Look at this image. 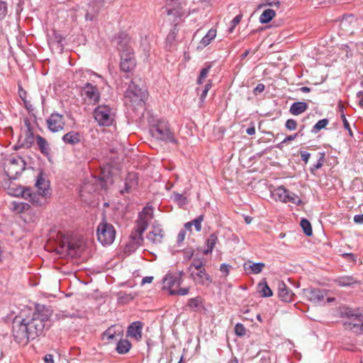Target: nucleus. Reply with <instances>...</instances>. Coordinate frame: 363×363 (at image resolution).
<instances>
[{"label": "nucleus", "instance_id": "obj_1", "mask_svg": "<svg viewBox=\"0 0 363 363\" xmlns=\"http://www.w3.org/2000/svg\"><path fill=\"white\" fill-rule=\"evenodd\" d=\"M50 313L48 309H40L33 313L32 318H22L16 316L12 324L14 340L18 343L26 344L29 340H33L40 335L48 321Z\"/></svg>", "mask_w": 363, "mask_h": 363}, {"label": "nucleus", "instance_id": "obj_2", "mask_svg": "<svg viewBox=\"0 0 363 363\" xmlns=\"http://www.w3.org/2000/svg\"><path fill=\"white\" fill-rule=\"evenodd\" d=\"M152 217L153 208L149 206H145L143 211L139 213L135 231L130 236L128 245L130 248H138L141 246L143 242V234L147 229Z\"/></svg>", "mask_w": 363, "mask_h": 363}, {"label": "nucleus", "instance_id": "obj_3", "mask_svg": "<svg viewBox=\"0 0 363 363\" xmlns=\"http://www.w3.org/2000/svg\"><path fill=\"white\" fill-rule=\"evenodd\" d=\"M35 185L38 189V193L33 192L30 188L19 186L16 189L15 196H21L33 205L42 206L45 203V196L48 194V184L44 179L40 177L38 178Z\"/></svg>", "mask_w": 363, "mask_h": 363}, {"label": "nucleus", "instance_id": "obj_4", "mask_svg": "<svg viewBox=\"0 0 363 363\" xmlns=\"http://www.w3.org/2000/svg\"><path fill=\"white\" fill-rule=\"evenodd\" d=\"M57 243L58 246L55 250H57V247L66 250H91L93 245L91 240L79 235H58Z\"/></svg>", "mask_w": 363, "mask_h": 363}, {"label": "nucleus", "instance_id": "obj_5", "mask_svg": "<svg viewBox=\"0 0 363 363\" xmlns=\"http://www.w3.org/2000/svg\"><path fill=\"white\" fill-rule=\"evenodd\" d=\"M117 49L121 54V68L124 72H130L135 67L133 49L128 38L122 35L117 39Z\"/></svg>", "mask_w": 363, "mask_h": 363}, {"label": "nucleus", "instance_id": "obj_6", "mask_svg": "<svg viewBox=\"0 0 363 363\" xmlns=\"http://www.w3.org/2000/svg\"><path fill=\"white\" fill-rule=\"evenodd\" d=\"M147 98V91L140 88L134 82L129 84L125 93V103L133 106H143Z\"/></svg>", "mask_w": 363, "mask_h": 363}, {"label": "nucleus", "instance_id": "obj_7", "mask_svg": "<svg viewBox=\"0 0 363 363\" xmlns=\"http://www.w3.org/2000/svg\"><path fill=\"white\" fill-rule=\"evenodd\" d=\"M93 115L99 125L110 126L114 121L116 111L108 105L101 104L94 108Z\"/></svg>", "mask_w": 363, "mask_h": 363}, {"label": "nucleus", "instance_id": "obj_8", "mask_svg": "<svg viewBox=\"0 0 363 363\" xmlns=\"http://www.w3.org/2000/svg\"><path fill=\"white\" fill-rule=\"evenodd\" d=\"M150 133L153 138L165 143H176L174 133L172 132L169 125L166 121H159L158 123L150 128Z\"/></svg>", "mask_w": 363, "mask_h": 363}, {"label": "nucleus", "instance_id": "obj_9", "mask_svg": "<svg viewBox=\"0 0 363 363\" xmlns=\"http://www.w3.org/2000/svg\"><path fill=\"white\" fill-rule=\"evenodd\" d=\"M25 167L26 163L21 157L12 156L5 160L4 169L10 179H16Z\"/></svg>", "mask_w": 363, "mask_h": 363}, {"label": "nucleus", "instance_id": "obj_10", "mask_svg": "<svg viewBox=\"0 0 363 363\" xmlns=\"http://www.w3.org/2000/svg\"><path fill=\"white\" fill-rule=\"evenodd\" d=\"M344 315L348 318V320L344 323L345 328L355 333L363 334V315L352 308H346Z\"/></svg>", "mask_w": 363, "mask_h": 363}, {"label": "nucleus", "instance_id": "obj_11", "mask_svg": "<svg viewBox=\"0 0 363 363\" xmlns=\"http://www.w3.org/2000/svg\"><path fill=\"white\" fill-rule=\"evenodd\" d=\"M97 237L99 241L103 245H111L114 241L116 237V231L113 226L106 221H103L98 226Z\"/></svg>", "mask_w": 363, "mask_h": 363}, {"label": "nucleus", "instance_id": "obj_12", "mask_svg": "<svg viewBox=\"0 0 363 363\" xmlns=\"http://www.w3.org/2000/svg\"><path fill=\"white\" fill-rule=\"evenodd\" d=\"M82 96L87 104H95L99 101L100 94L96 86L86 83L82 90Z\"/></svg>", "mask_w": 363, "mask_h": 363}, {"label": "nucleus", "instance_id": "obj_13", "mask_svg": "<svg viewBox=\"0 0 363 363\" xmlns=\"http://www.w3.org/2000/svg\"><path fill=\"white\" fill-rule=\"evenodd\" d=\"M305 297L314 304H321L325 301L327 291L318 288L307 289L303 290Z\"/></svg>", "mask_w": 363, "mask_h": 363}, {"label": "nucleus", "instance_id": "obj_14", "mask_svg": "<svg viewBox=\"0 0 363 363\" xmlns=\"http://www.w3.org/2000/svg\"><path fill=\"white\" fill-rule=\"evenodd\" d=\"M46 122L48 128L53 133L62 130L65 124L64 116L58 113H52Z\"/></svg>", "mask_w": 363, "mask_h": 363}, {"label": "nucleus", "instance_id": "obj_15", "mask_svg": "<svg viewBox=\"0 0 363 363\" xmlns=\"http://www.w3.org/2000/svg\"><path fill=\"white\" fill-rule=\"evenodd\" d=\"M201 252H202V255L197 253L196 255H194V253L191 252V254L186 255V257L188 259L190 258H193L192 262L188 268L189 272H192L193 267L196 270L203 269V267L206 263V259H205L203 255H208L209 252H211L212 251H201Z\"/></svg>", "mask_w": 363, "mask_h": 363}, {"label": "nucleus", "instance_id": "obj_16", "mask_svg": "<svg viewBox=\"0 0 363 363\" xmlns=\"http://www.w3.org/2000/svg\"><path fill=\"white\" fill-rule=\"evenodd\" d=\"M190 276L197 284L209 286L212 283V279L205 269H199L197 272L192 271L190 272Z\"/></svg>", "mask_w": 363, "mask_h": 363}, {"label": "nucleus", "instance_id": "obj_17", "mask_svg": "<svg viewBox=\"0 0 363 363\" xmlns=\"http://www.w3.org/2000/svg\"><path fill=\"white\" fill-rule=\"evenodd\" d=\"M182 283V272L177 274H167L163 279L164 288H167L169 291L174 286H180Z\"/></svg>", "mask_w": 363, "mask_h": 363}, {"label": "nucleus", "instance_id": "obj_18", "mask_svg": "<svg viewBox=\"0 0 363 363\" xmlns=\"http://www.w3.org/2000/svg\"><path fill=\"white\" fill-rule=\"evenodd\" d=\"M138 184V177L135 172H129L125 178V187L121 190L122 194L130 192Z\"/></svg>", "mask_w": 363, "mask_h": 363}, {"label": "nucleus", "instance_id": "obj_19", "mask_svg": "<svg viewBox=\"0 0 363 363\" xmlns=\"http://www.w3.org/2000/svg\"><path fill=\"white\" fill-rule=\"evenodd\" d=\"M143 323L140 321L132 323L128 328L127 335L137 340L142 337Z\"/></svg>", "mask_w": 363, "mask_h": 363}, {"label": "nucleus", "instance_id": "obj_20", "mask_svg": "<svg viewBox=\"0 0 363 363\" xmlns=\"http://www.w3.org/2000/svg\"><path fill=\"white\" fill-rule=\"evenodd\" d=\"M278 296L282 301L291 302L293 301L294 294L286 287L284 281H280L278 283Z\"/></svg>", "mask_w": 363, "mask_h": 363}, {"label": "nucleus", "instance_id": "obj_21", "mask_svg": "<svg viewBox=\"0 0 363 363\" xmlns=\"http://www.w3.org/2000/svg\"><path fill=\"white\" fill-rule=\"evenodd\" d=\"M265 264L263 262H252L250 260L245 262L243 264L244 270L247 274H259L264 269Z\"/></svg>", "mask_w": 363, "mask_h": 363}, {"label": "nucleus", "instance_id": "obj_22", "mask_svg": "<svg viewBox=\"0 0 363 363\" xmlns=\"http://www.w3.org/2000/svg\"><path fill=\"white\" fill-rule=\"evenodd\" d=\"M164 236V231L160 225H153L152 230L148 233L147 239L153 243L162 242Z\"/></svg>", "mask_w": 363, "mask_h": 363}, {"label": "nucleus", "instance_id": "obj_23", "mask_svg": "<svg viewBox=\"0 0 363 363\" xmlns=\"http://www.w3.org/2000/svg\"><path fill=\"white\" fill-rule=\"evenodd\" d=\"M334 282L341 287L351 286L357 284V280L352 276H340L334 279Z\"/></svg>", "mask_w": 363, "mask_h": 363}, {"label": "nucleus", "instance_id": "obj_24", "mask_svg": "<svg viewBox=\"0 0 363 363\" xmlns=\"http://www.w3.org/2000/svg\"><path fill=\"white\" fill-rule=\"evenodd\" d=\"M308 108V104L303 101L293 103L289 109V112L294 116H298L304 113Z\"/></svg>", "mask_w": 363, "mask_h": 363}, {"label": "nucleus", "instance_id": "obj_25", "mask_svg": "<svg viewBox=\"0 0 363 363\" xmlns=\"http://www.w3.org/2000/svg\"><path fill=\"white\" fill-rule=\"evenodd\" d=\"M289 194V190L284 188L283 186H278L272 191V197L276 201H279L285 203L286 199V196Z\"/></svg>", "mask_w": 363, "mask_h": 363}, {"label": "nucleus", "instance_id": "obj_26", "mask_svg": "<svg viewBox=\"0 0 363 363\" xmlns=\"http://www.w3.org/2000/svg\"><path fill=\"white\" fill-rule=\"evenodd\" d=\"M121 332L122 330L120 326L112 325L103 333V338L112 340L116 336L121 335Z\"/></svg>", "mask_w": 363, "mask_h": 363}, {"label": "nucleus", "instance_id": "obj_27", "mask_svg": "<svg viewBox=\"0 0 363 363\" xmlns=\"http://www.w3.org/2000/svg\"><path fill=\"white\" fill-rule=\"evenodd\" d=\"M62 140L67 144L75 145L79 143L80 135L77 132L71 131L63 135Z\"/></svg>", "mask_w": 363, "mask_h": 363}, {"label": "nucleus", "instance_id": "obj_28", "mask_svg": "<svg viewBox=\"0 0 363 363\" xmlns=\"http://www.w3.org/2000/svg\"><path fill=\"white\" fill-rule=\"evenodd\" d=\"M258 290L262 293L263 297H270L273 295L272 291L268 286L265 279H262L258 284Z\"/></svg>", "mask_w": 363, "mask_h": 363}, {"label": "nucleus", "instance_id": "obj_29", "mask_svg": "<svg viewBox=\"0 0 363 363\" xmlns=\"http://www.w3.org/2000/svg\"><path fill=\"white\" fill-rule=\"evenodd\" d=\"M131 348V343L128 340H120L116 346V351L118 354H125Z\"/></svg>", "mask_w": 363, "mask_h": 363}, {"label": "nucleus", "instance_id": "obj_30", "mask_svg": "<svg viewBox=\"0 0 363 363\" xmlns=\"http://www.w3.org/2000/svg\"><path fill=\"white\" fill-rule=\"evenodd\" d=\"M355 23V18L354 16L350 15L343 18V19L340 22L341 28L345 30L347 33H352L354 31L352 29H350L348 27L350 24Z\"/></svg>", "mask_w": 363, "mask_h": 363}, {"label": "nucleus", "instance_id": "obj_31", "mask_svg": "<svg viewBox=\"0 0 363 363\" xmlns=\"http://www.w3.org/2000/svg\"><path fill=\"white\" fill-rule=\"evenodd\" d=\"M276 13L273 9H268L264 10L259 16V22L261 23H267L271 21L275 16Z\"/></svg>", "mask_w": 363, "mask_h": 363}, {"label": "nucleus", "instance_id": "obj_32", "mask_svg": "<svg viewBox=\"0 0 363 363\" xmlns=\"http://www.w3.org/2000/svg\"><path fill=\"white\" fill-rule=\"evenodd\" d=\"M37 144L40 152L44 155H48L50 152V148L48 142L43 137L38 135L37 136Z\"/></svg>", "mask_w": 363, "mask_h": 363}, {"label": "nucleus", "instance_id": "obj_33", "mask_svg": "<svg viewBox=\"0 0 363 363\" xmlns=\"http://www.w3.org/2000/svg\"><path fill=\"white\" fill-rule=\"evenodd\" d=\"M216 31L214 29H210L206 35L203 37L201 40V44L203 46L209 45L213 39L216 38Z\"/></svg>", "mask_w": 363, "mask_h": 363}, {"label": "nucleus", "instance_id": "obj_34", "mask_svg": "<svg viewBox=\"0 0 363 363\" xmlns=\"http://www.w3.org/2000/svg\"><path fill=\"white\" fill-rule=\"evenodd\" d=\"M116 296L118 298V301L121 303H128L129 301H132L135 297V296L133 295L132 294H126L123 291H119Z\"/></svg>", "mask_w": 363, "mask_h": 363}, {"label": "nucleus", "instance_id": "obj_35", "mask_svg": "<svg viewBox=\"0 0 363 363\" xmlns=\"http://www.w3.org/2000/svg\"><path fill=\"white\" fill-rule=\"evenodd\" d=\"M300 225L303 231L307 236H311L313 234L311 223L307 219L303 218L301 220Z\"/></svg>", "mask_w": 363, "mask_h": 363}, {"label": "nucleus", "instance_id": "obj_36", "mask_svg": "<svg viewBox=\"0 0 363 363\" xmlns=\"http://www.w3.org/2000/svg\"><path fill=\"white\" fill-rule=\"evenodd\" d=\"M328 120L326 118L318 121L313 127L311 132L313 133H318L320 130L326 127V125L328 124Z\"/></svg>", "mask_w": 363, "mask_h": 363}, {"label": "nucleus", "instance_id": "obj_37", "mask_svg": "<svg viewBox=\"0 0 363 363\" xmlns=\"http://www.w3.org/2000/svg\"><path fill=\"white\" fill-rule=\"evenodd\" d=\"M204 216L203 215H200L197 218H194V220L189 221L191 226L194 227L195 230L196 232H200L201 230V223L203 221Z\"/></svg>", "mask_w": 363, "mask_h": 363}, {"label": "nucleus", "instance_id": "obj_38", "mask_svg": "<svg viewBox=\"0 0 363 363\" xmlns=\"http://www.w3.org/2000/svg\"><path fill=\"white\" fill-rule=\"evenodd\" d=\"M218 240V236L216 233L210 235L206 240L207 250H213L216 247Z\"/></svg>", "mask_w": 363, "mask_h": 363}, {"label": "nucleus", "instance_id": "obj_39", "mask_svg": "<svg viewBox=\"0 0 363 363\" xmlns=\"http://www.w3.org/2000/svg\"><path fill=\"white\" fill-rule=\"evenodd\" d=\"M288 202L299 205L301 203V200L296 194L289 191L285 203Z\"/></svg>", "mask_w": 363, "mask_h": 363}, {"label": "nucleus", "instance_id": "obj_40", "mask_svg": "<svg viewBox=\"0 0 363 363\" xmlns=\"http://www.w3.org/2000/svg\"><path fill=\"white\" fill-rule=\"evenodd\" d=\"M211 69V65H208L201 70L200 74L197 79V83L199 84H203V80L207 77L209 71Z\"/></svg>", "mask_w": 363, "mask_h": 363}, {"label": "nucleus", "instance_id": "obj_41", "mask_svg": "<svg viewBox=\"0 0 363 363\" xmlns=\"http://www.w3.org/2000/svg\"><path fill=\"white\" fill-rule=\"evenodd\" d=\"M173 199L179 206H184L187 203V199L183 194L174 193Z\"/></svg>", "mask_w": 363, "mask_h": 363}, {"label": "nucleus", "instance_id": "obj_42", "mask_svg": "<svg viewBox=\"0 0 363 363\" xmlns=\"http://www.w3.org/2000/svg\"><path fill=\"white\" fill-rule=\"evenodd\" d=\"M56 255L60 257H74L77 256L78 251H53Z\"/></svg>", "mask_w": 363, "mask_h": 363}, {"label": "nucleus", "instance_id": "obj_43", "mask_svg": "<svg viewBox=\"0 0 363 363\" xmlns=\"http://www.w3.org/2000/svg\"><path fill=\"white\" fill-rule=\"evenodd\" d=\"M189 288H181L178 290L170 289L169 294L171 295H179V296H185L189 294Z\"/></svg>", "mask_w": 363, "mask_h": 363}, {"label": "nucleus", "instance_id": "obj_44", "mask_svg": "<svg viewBox=\"0 0 363 363\" xmlns=\"http://www.w3.org/2000/svg\"><path fill=\"white\" fill-rule=\"evenodd\" d=\"M235 333L238 336H244L246 333V329L241 323H237L235 326Z\"/></svg>", "mask_w": 363, "mask_h": 363}, {"label": "nucleus", "instance_id": "obj_45", "mask_svg": "<svg viewBox=\"0 0 363 363\" xmlns=\"http://www.w3.org/2000/svg\"><path fill=\"white\" fill-rule=\"evenodd\" d=\"M285 127L289 130H294L297 128V122L294 119H288L285 123Z\"/></svg>", "mask_w": 363, "mask_h": 363}, {"label": "nucleus", "instance_id": "obj_46", "mask_svg": "<svg viewBox=\"0 0 363 363\" xmlns=\"http://www.w3.org/2000/svg\"><path fill=\"white\" fill-rule=\"evenodd\" d=\"M201 303V301L199 297H195L190 298L188 302V306L192 308L196 309L199 308V305Z\"/></svg>", "mask_w": 363, "mask_h": 363}, {"label": "nucleus", "instance_id": "obj_47", "mask_svg": "<svg viewBox=\"0 0 363 363\" xmlns=\"http://www.w3.org/2000/svg\"><path fill=\"white\" fill-rule=\"evenodd\" d=\"M242 18V15H237L231 21V27L229 28V33H232L235 28V27L240 22Z\"/></svg>", "mask_w": 363, "mask_h": 363}, {"label": "nucleus", "instance_id": "obj_48", "mask_svg": "<svg viewBox=\"0 0 363 363\" xmlns=\"http://www.w3.org/2000/svg\"><path fill=\"white\" fill-rule=\"evenodd\" d=\"M6 13H7L6 4L4 1L0 0V20H1L2 18H4L6 16Z\"/></svg>", "mask_w": 363, "mask_h": 363}, {"label": "nucleus", "instance_id": "obj_49", "mask_svg": "<svg viewBox=\"0 0 363 363\" xmlns=\"http://www.w3.org/2000/svg\"><path fill=\"white\" fill-rule=\"evenodd\" d=\"M211 88V82H209L208 83H207L205 86H204V89L202 90V93L200 96V100L201 101H203L209 89Z\"/></svg>", "mask_w": 363, "mask_h": 363}, {"label": "nucleus", "instance_id": "obj_50", "mask_svg": "<svg viewBox=\"0 0 363 363\" xmlns=\"http://www.w3.org/2000/svg\"><path fill=\"white\" fill-rule=\"evenodd\" d=\"M231 265L225 263H223L220 266V271L227 277L229 274L230 270L231 269Z\"/></svg>", "mask_w": 363, "mask_h": 363}, {"label": "nucleus", "instance_id": "obj_51", "mask_svg": "<svg viewBox=\"0 0 363 363\" xmlns=\"http://www.w3.org/2000/svg\"><path fill=\"white\" fill-rule=\"evenodd\" d=\"M99 11V8L94 9L93 11H87L85 18L86 21H92L94 20V17L96 16V13Z\"/></svg>", "mask_w": 363, "mask_h": 363}, {"label": "nucleus", "instance_id": "obj_52", "mask_svg": "<svg viewBox=\"0 0 363 363\" xmlns=\"http://www.w3.org/2000/svg\"><path fill=\"white\" fill-rule=\"evenodd\" d=\"M186 237V231L185 230H180V231L178 233L177 238V242L179 245H180L184 240Z\"/></svg>", "mask_w": 363, "mask_h": 363}, {"label": "nucleus", "instance_id": "obj_53", "mask_svg": "<svg viewBox=\"0 0 363 363\" xmlns=\"http://www.w3.org/2000/svg\"><path fill=\"white\" fill-rule=\"evenodd\" d=\"M298 136H299V133H296L294 135H291L286 136L284 139V140L280 143V145L281 144H284V143H286L290 142V141H292V140H295Z\"/></svg>", "mask_w": 363, "mask_h": 363}, {"label": "nucleus", "instance_id": "obj_54", "mask_svg": "<svg viewBox=\"0 0 363 363\" xmlns=\"http://www.w3.org/2000/svg\"><path fill=\"white\" fill-rule=\"evenodd\" d=\"M13 204L15 205V207H14L15 210L18 211H23L28 209V208H29V205L27 203H20L18 205H16V203H13Z\"/></svg>", "mask_w": 363, "mask_h": 363}, {"label": "nucleus", "instance_id": "obj_55", "mask_svg": "<svg viewBox=\"0 0 363 363\" xmlns=\"http://www.w3.org/2000/svg\"><path fill=\"white\" fill-rule=\"evenodd\" d=\"M301 159L305 162V163H307L311 157V154L308 152L303 151L301 152Z\"/></svg>", "mask_w": 363, "mask_h": 363}, {"label": "nucleus", "instance_id": "obj_56", "mask_svg": "<svg viewBox=\"0 0 363 363\" xmlns=\"http://www.w3.org/2000/svg\"><path fill=\"white\" fill-rule=\"evenodd\" d=\"M354 222L357 224H363V214H358L354 216Z\"/></svg>", "mask_w": 363, "mask_h": 363}, {"label": "nucleus", "instance_id": "obj_57", "mask_svg": "<svg viewBox=\"0 0 363 363\" xmlns=\"http://www.w3.org/2000/svg\"><path fill=\"white\" fill-rule=\"evenodd\" d=\"M341 118L342 119L344 128L345 129L348 130L351 133L350 123H348L347 120L346 119L345 114H342Z\"/></svg>", "mask_w": 363, "mask_h": 363}, {"label": "nucleus", "instance_id": "obj_58", "mask_svg": "<svg viewBox=\"0 0 363 363\" xmlns=\"http://www.w3.org/2000/svg\"><path fill=\"white\" fill-rule=\"evenodd\" d=\"M357 98L358 99L359 101L358 104L359 106L363 107V91H359L357 93Z\"/></svg>", "mask_w": 363, "mask_h": 363}, {"label": "nucleus", "instance_id": "obj_59", "mask_svg": "<svg viewBox=\"0 0 363 363\" xmlns=\"http://www.w3.org/2000/svg\"><path fill=\"white\" fill-rule=\"evenodd\" d=\"M342 256L345 258H348L349 260H351L353 262H355L356 261L355 256L352 253H343Z\"/></svg>", "mask_w": 363, "mask_h": 363}, {"label": "nucleus", "instance_id": "obj_60", "mask_svg": "<svg viewBox=\"0 0 363 363\" xmlns=\"http://www.w3.org/2000/svg\"><path fill=\"white\" fill-rule=\"evenodd\" d=\"M153 280L152 277H145L142 279L141 284H150Z\"/></svg>", "mask_w": 363, "mask_h": 363}, {"label": "nucleus", "instance_id": "obj_61", "mask_svg": "<svg viewBox=\"0 0 363 363\" xmlns=\"http://www.w3.org/2000/svg\"><path fill=\"white\" fill-rule=\"evenodd\" d=\"M44 361L46 363H54L53 356L50 354H48L44 357Z\"/></svg>", "mask_w": 363, "mask_h": 363}, {"label": "nucleus", "instance_id": "obj_62", "mask_svg": "<svg viewBox=\"0 0 363 363\" xmlns=\"http://www.w3.org/2000/svg\"><path fill=\"white\" fill-rule=\"evenodd\" d=\"M264 85L263 84H258L255 88V91L262 93L264 90Z\"/></svg>", "mask_w": 363, "mask_h": 363}, {"label": "nucleus", "instance_id": "obj_63", "mask_svg": "<svg viewBox=\"0 0 363 363\" xmlns=\"http://www.w3.org/2000/svg\"><path fill=\"white\" fill-rule=\"evenodd\" d=\"M184 228L183 230H185V231L188 230L190 233L192 232V226H191V225L190 224L189 222L186 223L184 224Z\"/></svg>", "mask_w": 363, "mask_h": 363}, {"label": "nucleus", "instance_id": "obj_64", "mask_svg": "<svg viewBox=\"0 0 363 363\" xmlns=\"http://www.w3.org/2000/svg\"><path fill=\"white\" fill-rule=\"evenodd\" d=\"M246 133L249 135H252L255 133V127H250L248 128H247L246 130Z\"/></svg>", "mask_w": 363, "mask_h": 363}]
</instances>
